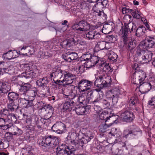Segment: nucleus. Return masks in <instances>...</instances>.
<instances>
[{
  "instance_id": "obj_54",
  "label": "nucleus",
  "mask_w": 155,
  "mask_h": 155,
  "mask_svg": "<svg viewBox=\"0 0 155 155\" xmlns=\"http://www.w3.org/2000/svg\"><path fill=\"white\" fill-rule=\"evenodd\" d=\"M106 97L107 98L108 100H111L112 101V99L114 97V96L111 92V90L107 92L106 95Z\"/></svg>"
},
{
  "instance_id": "obj_12",
  "label": "nucleus",
  "mask_w": 155,
  "mask_h": 155,
  "mask_svg": "<svg viewBox=\"0 0 155 155\" xmlns=\"http://www.w3.org/2000/svg\"><path fill=\"white\" fill-rule=\"evenodd\" d=\"M49 80L46 78H43L38 80L36 82L37 84L39 87H42L43 89L49 91Z\"/></svg>"
},
{
  "instance_id": "obj_43",
  "label": "nucleus",
  "mask_w": 155,
  "mask_h": 155,
  "mask_svg": "<svg viewBox=\"0 0 155 155\" xmlns=\"http://www.w3.org/2000/svg\"><path fill=\"white\" fill-rule=\"evenodd\" d=\"M100 105L104 109H109L110 106V102L104 99H103Z\"/></svg>"
},
{
  "instance_id": "obj_3",
  "label": "nucleus",
  "mask_w": 155,
  "mask_h": 155,
  "mask_svg": "<svg viewBox=\"0 0 155 155\" xmlns=\"http://www.w3.org/2000/svg\"><path fill=\"white\" fill-rule=\"evenodd\" d=\"M141 45L137 46L136 48V54L139 58H142L143 63H147L150 61L152 56V53L150 51H145L140 48Z\"/></svg>"
},
{
  "instance_id": "obj_39",
  "label": "nucleus",
  "mask_w": 155,
  "mask_h": 155,
  "mask_svg": "<svg viewBox=\"0 0 155 155\" xmlns=\"http://www.w3.org/2000/svg\"><path fill=\"white\" fill-rule=\"evenodd\" d=\"M108 3L107 0H97V3L94 5L93 7H96L97 5L99 6H102L103 7H106Z\"/></svg>"
},
{
  "instance_id": "obj_35",
  "label": "nucleus",
  "mask_w": 155,
  "mask_h": 155,
  "mask_svg": "<svg viewBox=\"0 0 155 155\" xmlns=\"http://www.w3.org/2000/svg\"><path fill=\"white\" fill-rule=\"evenodd\" d=\"M90 60L93 63V65H95L97 63H99L100 64L101 63V58L97 56H91Z\"/></svg>"
},
{
  "instance_id": "obj_40",
  "label": "nucleus",
  "mask_w": 155,
  "mask_h": 155,
  "mask_svg": "<svg viewBox=\"0 0 155 155\" xmlns=\"http://www.w3.org/2000/svg\"><path fill=\"white\" fill-rule=\"evenodd\" d=\"M132 81L133 83L134 84H136L140 85L141 84H142L143 82V81H141V79L139 78H137V76L134 75V73L132 76Z\"/></svg>"
},
{
  "instance_id": "obj_55",
  "label": "nucleus",
  "mask_w": 155,
  "mask_h": 155,
  "mask_svg": "<svg viewBox=\"0 0 155 155\" xmlns=\"http://www.w3.org/2000/svg\"><path fill=\"white\" fill-rule=\"evenodd\" d=\"M92 55L90 54H86L81 57V59H83L84 61H87L90 60V57Z\"/></svg>"
},
{
  "instance_id": "obj_15",
  "label": "nucleus",
  "mask_w": 155,
  "mask_h": 155,
  "mask_svg": "<svg viewBox=\"0 0 155 155\" xmlns=\"http://www.w3.org/2000/svg\"><path fill=\"white\" fill-rule=\"evenodd\" d=\"M31 86V85L28 83H24L23 85L21 86L19 88L20 94L21 95H23L24 97L28 96L27 94L28 92L30 91Z\"/></svg>"
},
{
  "instance_id": "obj_59",
  "label": "nucleus",
  "mask_w": 155,
  "mask_h": 155,
  "mask_svg": "<svg viewBox=\"0 0 155 155\" xmlns=\"http://www.w3.org/2000/svg\"><path fill=\"white\" fill-rule=\"evenodd\" d=\"M5 55L6 57L7 58L10 59L12 58V50L8 51V52L4 54V55Z\"/></svg>"
},
{
  "instance_id": "obj_50",
  "label": "nucleus",
  "mask_w": 155,
  "mask_h": 155,
  "mask_svg": "<svg viewBox=\"0 0 155 155\" xmlns=\"http://www.w3.org/2000/svg\"><path fill=\"white\" fill-rule=\"evenodd\" d=\"M69 56V53H65L62 55V58H63L66 61L70 62L71 61V60L70 59Z\"/></svg>"
},
{
  "instance_id": "obj_8",
  "label": "nucleus",
  "mask_w": 155,
  "mask_h": 155,
  "mask_svg": "<svg viewBox=\"0 0 155 155\" xmlns=\"http://www.w3.org/2000/svg\"><path fill=\"white\" fill-rule=\"evenodd\" d=\"M155 44V36L153 37H147L145 40L142 42V45L141 46L143 47L146 49L151 48L154 46Z\"/></svg>"
},
{
  "instance_id": "obj_14",
  "label": "nucleus",
  "mask_w": 155,
  "mask_h": 155,
  "mask_svg": "<svg viewBox=\"0 0 155 155\" xmlns=\"http://www.w3.org/2000/svg\"><path fill=\"white\" fill-rule=\"evenodd\" d=\"M85 35L87 39L89 40L100 39L101 38V34L94 30L87 32L85 33Z\"/></svg>"
},
{
  "instance_id": "obj_26",
  "label": "nucleus",
  "mask_w": 155,
  "mask_h": 155,
  "mask_svg": "<svg viewBox=\"0 0 155 155\" xmlns=\"http://www.w3.org/2000/svg\"><path fill=\"white\" fill-rule=\"evenodd\" d=\"M134 73V75L139 78L143 81L147 77L146 73L142 70H137Z\"/></svg>"
},
{
  "instance_id": "obj_61",
  "label": "nucleus",
  "mask_w": 155,
  "mask_h": 155,
  "mask_svg": "<svg viewBox=\"0 0 155 155\" xmlns=\"http://www.w3.org/2000/svg\"><path fill=\"white\" fill-rule=\"evenodd\" d=\"M137 101L134 97H132L129 101V103L130 106L134 105Z\"/></svg>"
},
{
  "instance_id": "obj_38",
  "label": "nucleus",
  "mask_w": 155,
  "mask_h": 155,
  "mask_svg": "<svg viewBox=\"0 0 155 155\" xmlns=\"http://www.w3.org/2000/svg\"><path fill=\"white\" fill-rule=\"evenodd\" d=\"M131 15L134 18L137 19H140L142 15V14L138 9H136L133 11L131 13Z\"/></svg>"
},
{
  "instance_id": "obj_32",
  "label": "nucleus",
  "mask_w": 155,
  "mask_h": 155,
  "mask_svg": "<svg viewBox=\"0 0 155 155\" xmlns=\"http://www.w3.org/2000/svg\"><path fill=\"white\" fill-rule=\"evenodd\" d=\"M7 107L9 111L14 112L18 108L19 106L18 104H15L14 102H12L7 104Z\"/></svg>"
},
{
  "instance_id": "obj_25",
  "label": "nucleus",
  "mask_w": 155,
  "mask_h": 155,
  "mask_svg": "<svg viewBox=\"0 0 155 155\" xmlns=\"http://www.w3.org/2000/svg\"><path fill=\"white\" fill-rule=\"evenodd\" d=\"M110 90L114 96V97L112 99V103L115 104L117 102V97L120 94V90L117 88H115Z\"/></svg>"
},
{
  "instance_id": "obj_27",
  "label": "nucleus",
  "mask_w": 155,
  "mask_h": 155,
  "mask_svg": "<svg viewBox=\"0 0 155 155\" xmlns=\"http://www.w3.org/2000/svg\"><path fill=\"white\" fill-rule=\"evenodd\" d=\"M64 72L65 71H63L60 69H57L55 71L53 72L51 75V77L54 78L61 79L63 75H64Z\"/></svg>"
},
{
  "instance_id": "obj_17",
  "label": "nucleus",
  "mask_w": 155,
  "mask_h": 155,
  "mask_svg": "<svg viewBox=\"0 0 155 155\" xmlns=\"http://www.w3.org/2000/svg\"><path fill=\"white\" fill-rule=\"evenodd\" d=\"M90 108L89 106H87L85 107L78 106L77 107H74V109L78 115H82L87 113Z\"/></svg>"
},
{
  "instance_id": "obj_46",
  "label": "nucleus",
  "mask_w": 155,
  "mask_h": 155,
  "mask_svg": "<svg viewBox=\"0 0 155 155\" xmlns=\"http://www.w3.org/2000/svg\"><path fill=\"white\" fill-rule=\"evenodd\" d=\"M9 113V110L5 108L1 110L0 111V114L2 117H6Z\"/></svg>"
},
{
  "instance_id": "obj_31",
  "label": "nucleus",
  "mask_w": 155,
  "mask_h": 155,
  "mask_svg": "<svg viewBox=\"0 0 155 155\" xmlns=\"http://www.w3.org/2000/svg\"><path fill=\"white\" fill-rule=\"evenodd\" d=\"M18 94L17 93L14 92H9L8 95V99L9 101L13 102L18 98Z\"/></svg>"
},
{
  "instance_id": "obj_4",
  "label": "nucleus",
  "mask_w": 155,
  "mask_h": 155,
  "mask_svg": "<svg viewBox=\"0 0 155 155\" xmlns=\"http://www.w3.org/2000/svg\"><path fill=\"white\" fill-rule=\"evenodd\" d=\"M139 129L134 125H130L128 127V129L124 131L123 137L127 139H133L137 137L138 132Z\"/></svg>"
},
{
  "instance_id": "obj_41",
  "label": "nucleus",
  "mask_w": 155,
  "mask_h": 155,
  "mask_svg": "<svg viewBox=\"0 0 155 155\" xmlns=\"http://www.w3.org/2000/svg\"><path fill=\"white\" fill-rule=\"evenodd\" d=\"M136 45V44L135 41L131 40L127 45L128 50L131 52L135 48Z\"/></svg>"
},
{
  "instance_id": "obj_45",
  "label": "nucleus",
  "mask_w": 155,
  "mask_h": 155,
  "mask_svg": "<svg viewBox=\"0 0 155 155\" xmlns=\"http://www.w3.org/2000/svg\"><path fill=\"white\" fill-rule=\"evenodd\" d=\"M106 42L104 41H98L96 46V47L99 48L101 50H102L106 48Z\"/></svg>"
},
{
  "instance_id": "obj_18",
  "label": "nucleus",
  "mask_w": 155,
  "mask_h": 155,
  "mask_svg": "<svg viewBox=\"0 0 155 155\" xmlns=\"http://www.w3.org/2000/svg\"><path fill=\"white\" fill-rule=\"evenodd\" d=\"M38 105V108L39 110V113H43L46 110V108H48L51 105L50 104H47L44 101H41L37 102Z\"/></svg>"
},
{
  "instance_id": "obj_52",
  "label": "nucleus",
  "mask_w": 155,
  "mask_h": 155,
  "mask_svg": "<svg viewBox=\"0 0 155 155\" xmlns=\"http://www.w3.org/2000/svg\"><path fill=\"white\" fill-rule=\"evenodd\" d=\"M111 116H106V115H104V113L101 114L100 116V118L102 120H105V122H107L108 120H109L110 118H111Z\"/></svg>"
},
{
  "instance_id": "obj_49",
  "label": "nucleus",
  "mask_w": 155,
  "mask_h": 155,
  "mask_svg": "<svg viewBox=\"0 0 155 155\" xmlns=\"http://www.w3.org/2000/svg\"><path fill=\"white\" fill-rule=\"evenodd\" d=\"M29 99L28 100H26L25 98H20L18 99V103L21 105H24V104H26L28 103H29Z\"/></svg>"
},
{
  "instance_id": "obj_6",
  "label": "nucleus",
  "mask_w": 155,
  "mask_h": 155,
  "mask_svg": "<svg viewBox=\"0 0 155 155\" xmlns=\"http://www.w3.org/2000/svg\"><path fill=\"white\" fill-rule=\"evenodd\" d=\"M119 114L122 120L126 122H132L135 118V116L133 112L128 107H125L120 112Z\"/></svg>"
},
{
  "instance_id": "obj_9",
  "label": "nucleus",
  "mask_w": 155,
  "mask_h": 155,
  "mask_svg": "<svg viewBox=\"0 0 155 155\" xmlns=\"http://www.w3.org/2000/svg\"><path fill=\"white\" fill-rule=\"evenodd\" d=\"M64 78L62 80L64 85H69L76 81V76L68 72H64Z\"/></svg>"
},
{
  "instance_id": "obj_63",
  "label": "nucleus",
  "mask_w": 155,
  "mask_h": 155,
  "mask_svg": "<svg viewBox=\"0 0 155 155\" xmlns=\"http://www.w3.org/2000/svg\"><path fill=\"white\" fill-rule=\"evenodd\" d=\"M61 45L64 48L68 47V44L67 39L61 42Z\"/></svg>"
},
{
  "instance_id": "obj_22",
  "label": "nucleus",
  "mask_w": 155,
  "mask_h": 155,
  "mask_svg": "<svg viewBox=\"0 0 155 155\" xmlns=\"http://www.w3.org/2000/svg\"><path fill=\"white\" fill-rule=\"evenodd\" d=\"M34 152L32 147L27 145L22 148L21 153L22 155H32L33 154Z\"/></svg>"
},
{
  "instance_id": "obj_30",
  "label": "nucleus",
  "mask_w": 155,
  "mask_h": 155,
  "mask_svg": "<svg viewBox=\"0 0 155 155\" xmlns=\"http://www.w3.org/2000/svg\"><path fill=\"white\" fill-rule=\"evenodd\" d=\"M111 124H107V122L102 123L100 125L99 127L100 131L102 133L106 132L107 130L108 127L111 126Z\"/></svg>"
},
{
  "instance_id": "obj_24",
  "label": "nucleus",
  "mask_w": 155,
  "mask_h": 155,
  "mask_svg": "<svg viewBox=\"0 0 155 155\" xmlns=\"http://www.w3.org/2000/svg\"><path fill=\"white\" fill-rule=\"evenodd\" d=\"M74 102L73 101H67L64 103L63 105V109L66 110L70 111L73 110H74V109L73 104Z\"/></svg>"
},
{
  "instance_id": "obj_62",
  "label": "nucleus",
  "mask_w": 155,
  "mask_h": 155,
  "mask_svg": "<svg viewBox=\"0 0 155 155\" xmlns=\"http://www.w3.org/2000/svg\"><path fill=\"white\" fill-rule=\"evenodd\" d=\"M76 42L77 43V45L79 44L81 45H84L86 44V42L82 39H78Z\"/></svg>"
},
{
  "instance_id": "obj_5",
  "label": "nucleus",
  "mask_w": 155,
  "mask_h": 155,
  "mask_svg": "<svg viewBox=\"0 0 155 155\" xmlns=\"http://www.w3.org/2000/svg\"><path fill=\"white\" fill-rule=\"evenodd\" d=\"M111 77L107 75H102L97 78L94 82V85L98 87H108L110 86Z\"/></svg>"
},
{
  "instance_id": "obj_56",
  "label": "nucleus",
  "mask_w": 155,
  "mask_h": 155,
  "mask_svg": "<svg viewBox=\"0 0 155 155\" xmlns=\"http://www.w3.org/2000/svg\"><path fill=\"white\" fill-rule=\"evenodd\" d=\"M86 62L84 63V66L87 68H89L93 66H94V65H93V63L90 60L89 61H86Z\"/></svg>"
},
{
  "instance_id": "obj_19",
  "label": "nucleus",
  "mask_w": 155,
  "mask_h": 155,
  "mask_svg": "<svg viewBox=\"0 0 155 155\" xmlns=\"http://www.w3.org/2000/svg\"><path fill=\"white\" fill-rule=\"evenodd\" d=\"M54 108L51 106L48 108H46L45 111L43 113H40V114L45 117L46 119L49 120L52 116Z\"/></svg>"
},
{
  "instance_id": "obj_34",
  "label": "nucleus",
  "mask_w": 155,
  "mask_h": 155,
  "mask_svg": "<svg viewBox=\"0 0 155 155\" xmlns=\"http://www.w3.org/2000/svg\"><path fill=\"white\" fill-rule=\"evenodd\" d=\"M11 90L9 86L6 85V84L3 83L2 86L0 87V93H7Z\"/></svg>"
},
{
  "instance_id": "obj_60",
  "label": "nucleus",
  "mask_w": 155,
  "mask_h": 155,
  "mask_svg": "<svg viewBox=\"0 0 155 155\" xmlns=\"http://www.w3.org/2000/svg\"><path fill=\"white\" fill-rule=\"evenodd\" d=\"M7 122H8V121L5 119L2 118H0V127H2V126H3L4 124H6Z\"/></svg>"
},
{
  "instance_id": "obj_1",
  "label": "nucleus",
  "mask_w": 155,
  "mask_h": 155,
  "mask_svg": "<svg viewBox=\"0 0 155 155\" xmlns=\"http://www.w3.org/2000/svg\"><path fill=\"white\" fill-rule=\"evenodd\" d=\"M79 135L77 131L74 130L69 133L68 137H70L71 145L68 146L62 144L58 146L56 148V155H74L79 145L82 147L84 144L87 143L94 138L93 134L91 133L84 134L80 139L78 137Z\"/></svg>"
},
{
  "instance_id": "obj_2",
  "label": "nucleus",
  "mask_w": 155,
  "mask_h": 155,
  "mask_svg": "<svg viewBox=\"0 0 155 155\" xmlns=\"http://www.w3.org/2000/svg\"><path fill=\"white\" fill-rule=\"evenodd\" d=\"M59 140L58 137L51 135H45L43 137L40 145L44 147L50 146L54 147L59 144Z\"/></svg>"
},
{
  "instance_id": "obj_44",
  "label": "nucleus",
  "mask_w": 155,
  "mask_h": 155,
  "mask_svg": "<svg viewBox=\"0 0 155 155\" xmlns=\"http://www.w3.org/2000/svg\"><path fill=\"white\" fill-rule=\"evenodd\" d=\"M102 99L103 98H101L100 97H97L95 100H94V101H91L89 99L88 102V103L90 104H92L95 105V104H99L100 105Z\"/></svg>"
},
{
  "instance_id": "obj_28",
  "label": "nucleus",
  "mask_w": 155,
  "mask_h": 155,
  "mask_svg": "<svg viewBox=\"0 0 155 155\" xmlns=\"http://www.w3.org/2000/svg\"><path fill=\"white\" fill-rule=\"evenodd\" d=\"M107 55L108 58L111 62H115L117 61L118 56L113 51H108Z\"/></svg>"
},
{
  "instance_id": "obj_51",
  "label": "nucleus",
  "mask_w": 155,
  "mask_h": 155,
  "mask_svg": "<svg viewBox=\"0 0 155 155\" xmlns=\"http://www.w3.org/2000/svg\"><path fill=\"white\" fill-rule=\"evenodd\" d=\"M112 136H115L116 137H118L120 136V132H117V129H113L112 130H111V131L110 132Z\"/></svg>"
},
{
  "instance_id": "obj_36",
  "label": "nucleus",
  "mask_w": 155,
  "mask_h": 155,
  "mask_svg": "<svg viewBox=\"0 0 155 155\" xmlns=\"http://www.w3.org/2000/svg\"><path fill=\"white\" fill-rule=\"evenodd\" d=\"M4 65L3 67H2V73L3 74L4 73H7L8 74H11V69H10L9 66H7V64L5 62H2L1 64H4Z\"/></svg>"
},
{
  "instance_id": "obj_37",
  "label": "nucleus",
  "mask_w": 155,
  "mask_h": 155,
  "mask_svg": "<svg viewBox=\"0 0 155 155\" xmlns=\"http://www.w3.org/2000/svg\"><path fill=\"white\" fill-rule=\"evenodd\" d=\"M111 25L108 24H104L102 30V32L105 34H108L111 31Z\"/></svg>"
},
{
  "instance_id": "obj_20",
  "label": "nucleus",
  "mask_w": 155,
  "mask_h": 155,
  "mask_svg": "<svg viewBox=\"0 0 155 155\" xmlns=\"http://www.w3.org/2000/svg\"><path fill=\"white\" fill-rule=\"evenodd\" d=\"M152 81L150 82H143L140 85V87L143 90L144 93L148 92L152 88Z\"/></svg>"
},
{
  "instance_id": "obj_10",
  "label": "nucleus",
  "mask_w": 155,
  "mask_h": 155,
  "mask_svg": "<svg viewBox=\"0 0 155 155\" xmlns=\"http://www.w3.org/2000/svg\"><path fill=\"white\" fill-rule=\"evenodd\" d=\"M52 130L60 134L64 133L66 130L65 125L61 122H56L52 127Z\"/></svg>"
},
{
  "instance_id": "obj_42",
  "label": "nucleus",
  "mask_w": 155,
  "mask_h": 155,
  "mask_svg": "<svg viewBox=\"0 0 155 155\" xmlns=\"http://www.w3.org/2000/svg\"><path fill=\"white\" fill-rule=\"evenodd\" d=\"M131 18L132 17L131 15H125L123 18L124 25H125V24L127 25L130 23H133V22H132Z\"/></svg>"
},
{
  "instance_id": "obj_11",
  "label": "nucleus",
  "mask_w": 155,
  "mask_h": 155,
  "mask_svg": "<svg viewBox=\"0 0 155 155\" xmlns=\"http://www.w3.org/2000/svg\"><path fill=\"white\" fill-rule=\"evenodd\" d=\"M136 28V25L134 23H130L127 25L125 24L124 26H122V29L120 31H122V33L127 34L128 32H135Z\"/></svg>"
},
{
  "instance_id": "obj_57",
  "label": "nucleus",
  "mask_w": 155,
  "mask_h": 155,
  "mask_svg": "<svg viewBox=\"0 0 155 155\" xmlns=\"http://www.w3.org/2000/svg\"><path fill=\"white\" fill-rule=\"evenodd\" d=\"M77 99L78 101L81 103L83 104L84 102H85V98L83 95H81L79 97H77Z\"/></svg>"
},
{
  "instance_id": "obj_58",
  "label": "nucleus",
  "mask_w": 155,
  "mask_h": 155,
  "mask_svg": "<svg viewBox=\"0 0 155 155\" xmlns=\"http://www.w3.org/2000/svg\"><path fill=\"white\" fill-rule=\"evenodd\" d=\"M148 104L149 105L153 106L154 107H155V96L152 97L151 100L148 101Z\"/></svg>"
},
{
  "instance_id": "obj_53",
  "label": "nucleus",
  "mask_w": 155,
  "mask_h": 155,
  "mask_svg": "<svg viewBox=\"0 0 155 155\" xmlns=\"http://www.w3.org/2000/svg\"><path fill=\"white\" fill-rule=\"evenodd\" d=\"M70 59L71 61L73 60L76 59L78 58V54L75 52L69 53Z\"/></svg>"
},
{
  "instance_id": "obj_47",
  "label": "nucleus",
  "mask_w": 155,
  "mask_h": 155,
  "mask_svg": "<svg viewBox=\"0 0 155 155\" xmlns=\"http://www.w3.org/2000/svg\"><path fill=\"white\" fill-rule=\"evenodd\" d=\"M67 39L68 45V47H70L71 46L76 45H77V43L74 40L73 38H71L69 39Z\"/></svg>"
},
{
  "instance_id": "obj_29",
  "label": "nucleus",
  "mask_w": 155,
  "mask_h": 155,
  "mask_svg": "<svg viewBox=\"0 0 155 155\" xmlns=\"http://www.w3.org/2000/svg\"><path fill=\"white\" fill-rule=\"evenodd\" d=\"M10 131L13 132L14 136H19L22 134L23 133L22 130L17 127L13 125Z\"/></svg>"
},
{
  "instance_id": "obj_33",
  "label": "nucleus",
  "mask_w": 155,
  "mask_h": 155,
  "mask_svg": "<svg viewBox=\"0 0 155 155\" xmlns=\"http://www.w3.org/2000/svg\"><path fill=\"white\" fill-rule=\"evenodd\" d=\"M38 92V91L36 88L30 91V94L28 95V99L29 101H32L35 99L37 95Z\"/></svg>"
},
{
  "instance_id": "obj_64",
  "label": "nucleus",
  "mask_w": 155,
  "mask_h": 155,
  "mask_svg": "<svg viewBox=\"0 0 155 155\" xmlns=\"http://www.w3.org/2000/svg\"><path fill=\"white\" fill-rule=\"evenodd\" d=\"M94 109L96 112H98L101 110V108L100 106H101L99 104L98 105V104H94Z\"/></svg>"
},
{
  "instance_id": "obj_21",
  "label": "nucleus",
  "mask_w": 155,
  "mask_h": 155,
  "mask_svg": "<svg viewBox=\"0 0 155 155\" xmlns=\"http://www.w3.org/2000/svg\"><path fill=\"white\" fill-rule=\"evenodd\" d=\"M122 35L120 38V42L123 46H127L128 44L131 40V39L128 37L127 34L122 33Z\"/></svg>"
},
{
  "instance_id": "obj_48",
  "label": "nucleus",
  "mask_w": 155,
  "mask_h": 155,
  "mask_svg": "<svg viewBox=\"0 0 155 155\" xmlns=\"http://www.w3.org/2000/svg\"><path fill=\"white\" fill-rule=\"evenodd\" d=\"M6 124H4L3 126H2V127L3 128V129H6L7 130L8 129L10 131L11 129V128H12V127L13 124L12 123L9 122L8 123V122H7Z\"/></svg>"
},
{
  "instance_id": "obj_23",
  "label": "nucleus",
  "mask_w": 155,
  "mask_h": 155,
  "mask_svg": "<svg viewBox=\"0 0 155 155\" xmlns=\"http://www.w3.org/2000/svg\"><path fill=\"white\" fill-rule=\"evenodd\" d=\"M135 30V35L137 37H143L145 35L146 28L143 26L139 27Z\"/></svg>"
},
{
  "instance_id": "obj_13",
  "label": "nucleus",
  "mask_w": 155,
  "mask_h": 155,
  "mask_svg": "<svg viewBox=\"0 0 155 155\" xmlns=\"http://www.w3.org/2000/svg\"><path fill=\"white\" fill-rule=\"evenodd\" d=\"M86 25H89V27L90 28L89 23L85 22L84 20H81L74 24L73 26V29L76 30L77 31H86L87 29L84 28V26Z\"/></svg>"
},
{
  "instance_id": "obj_7",
  "label": "nucleus",
  "mask_w": 155,
  "mask_h": 155,
  "mask_svg": "<svg viewBox=\"0 0 155 155\" xmlns=\"http://www.w3.org/2000/svg\"><path fill=\"white\" fill-rule=\"evenodd\" d=\"M92 84V81L83 79L79 82L78 87L81 91L84 92L90 90Z\"/></svg>"
},
{
  "instance_id": "obj_16",
  "label": "nucleus",
  "mask_w": 155,
  "mask_h": 155,
  "mask_svg": "<svg viewBox=\"0 0 155 155\" xmlns=\"http://www.w3.org/2000/svg\"><path fill=\"white\" fill-rule=\"evenodd\" d=\"M37 74L35 71H29L24 72L19 75L20 78L24 79L33 78L37 76Z\"/></svg>"
}]
</instances>
